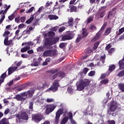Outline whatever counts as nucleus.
<instances>
[{"instance_id":"f257e3e1","label":"nucleus","mask_w":124,"mask_h":124,"mask_svg":"<svg viewBox=\"0 0 124 124\" xmlns=\"http://www.w3.org/2000/svg\"><path fill=\"white\" fill-rule=\"evenodd\" d=\"M90 83H91V79H84L81 80L77 87V91H83L86 87H88V86L90 85Z\"/></svg>"},{"instance_id":"f03ea898","label":"nucleus","mask_w":124,"mask_h":124,"mask_svg":"<svg viewBox=\"0 0 124 124\" xmlns=\"http://www.w3.org/2000/svg\"><path fill=\"white\" fill-rule=\"evenodd\" d=\"M63 116H65L66 113H67V110H64L63 108H59L58 111L56 113V116L55 119V123L56 124H59V122H60V118H61V115L63 114Z\"/></svg>"},{"instance_id":"7ed1b4c3","label":"nucleus","mask_w":124,"mask_h":124,"mask_svg":"<svg viewBox=\"0 0 124 124\" xmlns=\"http://www.w3.org/2000/svg\"><path fill=\"white\" fill-rule=\"evenodd\" d=\"M118 109V103L117 102L112 100L110 102L109 109L107 110V113L108 115H111L112 112H115Z\"/></svg>"},{"instance_id":"20e7f679","label":"nucleus","mask_w":124,"mask_h":124,"mask_svg":"<svg viewBox=\"0 0 124 124\" xmlns=\"http://www.w3.org/2000/svg\"><path fill=\"white\" fill-rule=\"evenodd\" d=\"M9 34H10V32H9V31L5 30V32L3 34V37H5L4 40V44L6 46H8V45H11V44H13L12 40H8Z\"/></svg>"},{"instance_id":"39448f33","label":"nucleus","mask_w":124,"mask_h":124,"mask_svg":"<svg viewBox=\"0 0 124 124\" xmlns=\"http://www.w3.org/2000/svg\"><path fill=\"white\" fill-rule=\"evenodd\" d=\"M59 82H60V80L59 79L54 80L52 84V86H51L46 91L47 92H50V91H51V92H53V93L57 92V91L58 90V88L59 87H60V84L59 83Z\"/></svg>"},{"instance_id":"423d86ee","label":"nucleus","mask_w":124,"mask_h":124,"mask_svg":"<svg viewBox=\"0 0 124 124\" xmlns=\"http://www.w3.org/2000/svg\"><path fill=\"white\" fill-rule=\"evenodd\" d=\"M16 118H17L18 121L17 120V122H21V120H23L24 121H28L29 120V115H28V113L26 111H22L21 112V114L19 115L17 114L16 116Z\"/></svg>"},{"instance_id":"0eeeda50","label":"nucleus","mask_w":124,"mask_h":124,"mask_svg":"<svg viewBox=\"0 0 124 124\" xmlns=\"http://www.w3.org/2000/svg\"><path fill=\"white\" fill-rule=\"evenodd\" d=\"M31 86V82H27L24 84L19 85L16 87V91H18V92H20V91H23V90H25V89H27L28 87H30Z\"/></svg>"},{"instance_id":"6e6552de","label":"nucleus","mask_w":124,"mask_h":124,"mask_svg":"<svg viewBox=\"0 0 124 124\" xmlns=\"http://www.w3.org/2000/svg\"><path fill=\"white\" fill-rule=\"evenodd\" d=\"M56 107L57 106L54 104H50L48 105L46 109V115H49L50 113H52V112H53V111L56 109Z\"/></svg>"},{"instance_id":"1a4fd4ad","label":"nucleus","mask_w":124,"mask_h":124,"mask_svg":"<svg viewBox=\"0 0 124 124\" xmlns=\"http://www.w3.org/2000/svg\"><path fill=\"white\" fill-rule=\"evenodd\" d=\"M74 36V34L72 32L68 31L66 34L63 36H62V40L64 41V40H70L72 39Z\"/></svg>"},{"instance_id":"9d476101","label":"nucleus","mask_w":124,"mask_h":124,"mask_svg":"<svg viewBox=\"0 0 124 124\" xmlns=\"http://www.w3.org/2000/svg\"><path fill=\"white\" fill-rule=\"evenodd\" d=\"M43 117L39 114H35L32 116V120L36 123V124H38L41 121H42Z\"/></svg>"},{"instance_id":"9b49d317","label":"nucleus","mask_w":124,"mask_h":124,"mask_svg":"<svg viewBox=\"0 0 124 124\" xmlns=\"http://www.w3.org/2000/svg\"><path fill=\"white\" fill-rule=\"evenodd\" d=\"M3 7L4 8H6V9H5V10L3 13V15L1 16V18L0 19V25H1V24H2V22H3V20H4V18H5V14H6V13L7 12V10H8L9 8H10V5H9L7 6V5L5 4L4 5Z\"/></svg>"},{"instance_id":"f8f14e48","label":"nucleus","mask_w":124,"mask_h":124,"mask_svg":"<svg viewBox=\"0 0 124 124\" xmlns=\"http://www.w3.org/2000/svg\"><path fill=\"white\" fill-rule=\"evenodd\" d=\"M31 42H29L28 43H23L22 44V46H24V45L27 46L25 47L21 48V52L22 53H25V52H27L28 50H30V49H31V46H30V45H31Z\"/></svg>"},{"instance_id":"ddd939ff","label":"nucleus","mask_w":124,"mask_h":124,"mask_svg":"<svg viewBox=\"0 0 124 124\" xmlns=\"http://www.w3.org/2000/svg\"><path fill=\"white\" fill-rule=\"evenodd\" d=\"M101 34H102V32L99 31L96 34V36L92 39V41H96L98 40L100 37H101Z\"/></svg>"},{"instance_id":"4468645a","label":"nucleus","mask_w":124,"mask_h":124,"mask_svg":"<svg viewBox=\"0 0 124 124\" xmlns=\"http://www.w3.org/2000/svg\"><path fill=\"white\" fill-rule=\"evenodd\" d=\"M27 95L30 98H31L33 96V93H34V89H31L30 90L27 92Z\"/></svg>"},{"instance_id":"2eb2a0df","label":"nucleus","mask_w":124,"mask_h":124,"mask_svg":"<svg viewBox=\"0 0 124 124\" xmlns=\"http://www.w3.org/2000/svg\"><path fill=\"white\" fill-rule=\"evenodd\" d=\"M16 70V66L12 65L11 67L8 68V75H10Z\"/></svg>"},{"instance_id":"dca6fc26","label":"nucleus","mask_w":124,"mask_h":124,"mask_svg":"<svg viewBox=\"0 0 124 124\" xmlns=\"http://www.w3.org/2000/svg\"><path fill=\"white\" fill-rule=\"evenodd\" d=\"M82 35L81 37L83 38H85V37H87L88 35H89V32L87 31L86 29L85 28H82Z\"/></svg>"},{"instance_id":"f3484780","label":"nucleus","mask_w":124,"mask_h":124,"mask_svg":"<svg viewBox=\"0 0 124 124\" xmlns=\"http://www.w3.org/2000/svg\"><path fill=\"white\" fill-rule=\"evenodd\" d=\"M16 99L18 101H25L26 98L23 97L21 94H17L16 95Z\"/></svg>"},{"instance_id":"a211bd4d","label":"nucleus","mask_w":124,"mask_h":124,"mask_svg":"<svg viewBox=\"0 0 124 124\" xmlns=\"http://www.w3.org/2000/svg\"><path fill=\"white\" fill-rule=\"evenodd\" d=\"M49 20H58L59 16L54 15H49L47 16Z\"/></svg>"},{"instance_id":"6ab92c4d","label":"nucleus","mask_w":124,"mask_h":124,"mask_svg":"<svg viewBox=\"0 0 124 124\" xmlns=\"http://www.w3.org/2000/svg\"><path fill=\"white\" fill-rule=\"evenodd\" d=\"M51 49L46 50L43 53L44 57H51Z\"/></svg>"},{"instance_id":"aec40b11","label":"nucleus","mask_w":124,"mask_h":124,"mask_svg":"<svg viewBox=\"0 0 124 124\" xmlns=\"http://www.w3.org/2000/svg\"><path fill=\"white\" fill-rule=\"evenodd\" d=\"M45 45L47 46V45H53V41L50 40L49 38H46L45 42Z\"/></svg>"},{"instance_id":"412c9836","label":"nucleus","mask_w":124,"mask_h":124,"mask_svg":"<svg viewBox=\"0 0 124 124\" xmlns=\"http://www.w3.org/2000/svg\"><path fill=\"white\" fill-rule=\"evenodd\" d=\"M118 86L120 91H121L122 93H124V83H118Z\"/></svg>"},{"instance_id":"4be33fe9","label":"nucleus","mask_w":124,"mask_h":124,"mask_svg":"<svg viewBox=\"0 0 124 124\" xmlns=\"http://www.w3.org/2000/svg\"><path fill=\"white\" fill-rule=\"evenodd\" d=\"M57 75L59 77L61 78H63V77H65L66 74L63 71H60L57 73Z\"/></svg>"},{"instance_id":"5701e85b","label":"nucleus","mask_w":124,"mask_h":124,"mask_svg":"<svg viewBox=\"0 0 124 124\" xmlns=\"http://www.w3.org/2000/svg\"><path fill=\"white\" fill-rule=\"evenodd\" d=\"M111 31H112L111 28L108 27V28H107V29L105 31L104 35L106 36L107 35H108L109 34H110Z\"/></svg>"},{"instance_id":"b1692460","label":"nucleus","mask_w":124,"mask_h":124,"mask_svg":"<svg viewBox=\"0 0 124 124\" xmlns=\"http://www.w3.org/2000/svg\"><path fill=\"white\" fill-rule=\"evenodd\" d=\"M5 77H6V73H4L0 77V85L1 84V83L3 82Z\"/></svg>"},{"instance_id":"393cba45","label":"nucleus","mask_w":124,"mask_h":124,"mask_svg":"<svg viewBox=\"0 0 124 124\" xmlns=\"http://www.w3.org/2000/svg\"><path fill=\"white\" fill-rule=\"evenodd\" d=\"M33 19H34V16L33 15L31 16V17L28 19L25 23L27 24H30L33 21Z\"/></svg>"},{"instance_id":"a878e982","label":"nucleus","mask_w":124,"mask_h":124,"mask_svg":"<svg viewBox=\"0 0 124 124\" xmlns=\"http://www.w3.org/2000/svg\"><path fill=\"white\" fill-rule=\"evenodd\" d=\"M120 69H124V61L121 60L119 62Z\"/></svg>"},{"instance_id":"bb28decb","label":"nucleus","mask_w":124,"mask_h":124,"mask_svg":"<svg viewBox=\"0 0 124 124\" xmlns=\"http://www.w3.org/2000/svg\"><path fill=\"white\" fill-rule=\"evenodd\" d=\"M105 60H106V55L105 54L103 56H100L98 59V60L101 61L103 63H104V62H105Z\"/></svg>"},{"instance_id":"cd10ccee","label":"nucleus","mask_w":124,"mask_h":124,"mask_svg":"<svg viewBox=\"0 0 124 124\" xmlns=\"http://www.w3.org/2000/svg\"><path fill=\"white\" fill-rule=\"evenodd\" d=\"M70 12H76L77 11V7L75 6H70Z\"/></svg>"},{"instance_id":"c85d7f7f","label":"nucleus","mask_w":124,"mask_h":124,"mask_svg":"<svg viewBox=\"0 0 124 124\" xmlns=\"http://www.w3.org/2000/svg\"><path fill=\"white\" fill-rule=\"evenodd\" d=\"M73 18H70L68 19V25L69 27H73Z\"/></svg>"},{"instance_id":"c756f323","label":"nucleus","mask_w":124,"mask_h":124,"mask_svg":"<svg viewBox=\"0 0 124 124\" xmlns=\"http://www.w3.org/2000/svg\"><path fill=\"white\" fill-rule=\"evenodd\" d=\"M68 120H69L68 117H67V116H65L63 118L60 124H65L66 123H67V122H68Z\"/></svg>"},{"instance_id":"7c9ffc66","label":"nucleus","mask_w":124,"mask_h":124,"mask_svg":"<svg viewBox=\"0 0 124 124\" xmlns=\"http://www.w3.org/2000/svg\"><path fill=\"white\" fill-rule=\"evenodd\" d=\"M56 33L52 31H49L47 33V36L49 37H53V36H55Z\"/></svg>"},{"instance_id":"2f4dec72","label":"nucleus","mask_w":124,"mask_h":124,"mask_svg":"<svg viewBox=\"0 0 124 124\" xmlns=\"http://www.w3.org/2000/svg\"><path fill=\"white\" fill-rule=\"evenodd\" d=\"M0 124H9V123L8 122V120L4 118L0 121Z\"/></svg>"},{"instance_id":"473e14b6","label":"nucleus","mask_w":124,"mask_h":124,"mask_svg":"<svg viewBox=\"0 0 124 124\" xmlns=\"http://www.w3.org/2000/svg\"><path fill=\"white\" fill-rule=\"evenodd\" d=\"M29 108L30 111H33V102H30L29 103Z\"/></svg>"},{"instance_id":"72a5a7b5","label":"nucleus","mask_w":124,"mask_h":124,"mask_svg":"<svg viewBox=\"0 0 124 124\" xmlns=\"http://www.w3.org/2000/svg\"><path fill=\"white\" fill-rule=\"evenodd\" d=\"M16 14V13H15V12L11 16H10L8 17L9 20H10V21H12V20H13L14 19V18L15 17Z\"/></svg>"},{"instance_id":"f704fd0d","label":"nucleus","mask_w":124,"mask_h":124,"mask_svg":"<svg viewBox=\"0 0 124 124\" xmlns=\"http://www.w3.org/2000/svg\"><path fill=\"white\" fill-rule=\"evenodd\" d=\"M115 68H116V66H115V65H109L108 70L110 72H112V71L115 70Z\"/></svg>"},{"instance_id":"c9c22d12","label":"nucleus","mask_w":124,"mask_h":124,"mask_svg":"<svg viewBox=\"0 0 124 124\" xmlns=\"http://www.w3.org/2000/svg\"><path fill=\"white\" fill-rule=\"evenodd\" d=\"M15 83H16V78L13 79L12 80L10 81L8 83V85L9 87H10V86H12V85L15 84Z\"/></svg>"},{"instance_id":"e433bc0d","label":"nucleus","mask_w":124,"mask_h":124,"mask_svg":"<svg viewBox=\"0 0 124 124\" xmlns=\"http://www.w3.org/2000/svg\"><path fill=\"white\" fill-rule=\"evenodd\" d=\"M98 45H99V42L97 41L95 43L93 46V49L94 50H96L97 49V47H98Z\"/></svg>"},{"instance_id":"4c0bfd02","label":"nucleus","mask_w":124,"mask_h":124,"mask_svg":"<svg viewBox=\"0 0 124 124\" xmlns=\"http://www.w3.org/2000/svg\"><path fill=\"white\" fill-rule=\"evenodd\" d=\"M117 76L118 77H124V69L120 72L117 74Z\"/></svg>"},{"instance_id":"58836bf2","label":"nucleus","mask_w":124,"mask_h":124,"mask_svg":"<svg viewBox=\"0 0 124 124\" xmlns=\"http://www.w3.org/2000/svg\"><path fill=\"white\" fill-rule=\"evenodd\" d=\"M107 26V22H105L103 25L102 27H101V29L100 30V31H102L103 32V31H104V29L105 28H106V26Z\"/></svg>"},{"instance_id":"ea45409f","label":"nucleus","mask_w":124,"mask_h":124,"mask_svg":"<svg viewBox=\"0 0 124 124\" xmlns=\"http://www.w3.org/2000/svg\"><path fill=\"white\" fill-rule=\"evenodd\" d=\"M59 40H60V38L59 37L54 38L52 40V43L53 45L54 44H56V43H58V42H59Z\"/></svg>"},{"instance_id":"a19ab883","label":"nucleus","mask_w":124,"mask_h":124,"mask_svg":"<svg viewBox=\"0 0 124 124\" xmlns=\"http://www.w3.org/2000/svg\"><path fill=\"white\" fill-rule=\"evenodd\" d=\"M58 71H59V69H51L49 71V73L53 75L55 74V73H57Z\"/></svg>"},{"instance_id":"79ce46f5","label":"nucleus","mask_w":124,"mask_h":124,"mask_svg":"<svg viewBox=\"0 0 124 124\" xmlns=\"http://www.w3.org/2000/svg\"><path fill=\"white\" fill-rule=\"evenodd\" d=\"M67 92L69 93H73V89L71 86L68 87Z\"/></svg>"},{"instance_id":"37998d69","label":"nucleus","mask_w":124,"mask_h":124,"mask_svg":"<svg viewBox=\"0 0 124 124\" xmlns=\"http://www.w3.org/2000/svg\"><path fill=\"white\" fill-rule=\"evenodd\" d=\"M44 46H39L37 48V52H42V51H43V50H44Z\"/></svg>"},{"instance_id":"c03bdc74","label":"nucleus","mask_w":124,"mask_h":124,"mask_svg":"<svg viewBox=\"0 0 124 124\" xmlns=\"http://www.w3.org/2000/svg\"><path fill=\"white\" fill-rule=\"evenodd\" d=\"M93 16H90L87 19V23L90 24L91 22H93Z\"/></svg>"},{"instance_id":"a18cd8bd","label":"nucleus","mask_w":124,"mask_h":124,"mask_svg":"<svg viewBox=\"0 0 124 124\" xmlns=\"http://www.w3.org/2000/svg\"><path fill=\"white\" fill-rule=\"evenodd\" d=\"M89 29L91 30V31H94L96 30V27L93 24H91L89 27Z\"/></svg>"},{"instance_id":"49530a36","label":"nucleus","mask_w":124,"mask_h":124,"mask_svg":"<svg viewBox=\"0 0 124 124\" xmlns=\"http://www.w3.org/2000/svg\"><path fill=\"white\" fill-rule=\"evenodd\" d=\"M124 31V27L119 30V33L117 34V35H121L123 32Z\"/></svg>"},{"instance_id":"de8ad7c7","label":"nucleus","mask_w":124,"mask_h":124,"mask_svg":"<svg viewBox=\"0 0 124 124\" xmlns=\"http://www.w3.org/2000/svg\"><path fill=\"white\" fill-rule=\"evenodd\" d=\"M65 45H66V43H61L59 45V47L61 49H62V48H64V47H65Z\"/></svg>"},{"instance_id":"09e8293b","label":"nucleus","mask_w":124,"mask_h":124,"mask_svg":"<svg viewBox=\"0 0 124 124\" xmlns=\"http://www.w3.org/2000/svg\"><path fill=\"white\" fill-rule=\"evenodd\" d=\"M95 74V71H91L89 74L88 76L92 77V76H93Z\"/></svg>"},{"instance_id":"8fccbe9b","label":"nucleus","mask_w":124,"mask_h":124,"mask_svg":"<svg viewBox=\"0 0 124 124\" xmlns=\"http://www.w3.org/2000/svg\"><path fill=\"white\" fill-rule=\"evenodd\" d=\"M31 66H38L39 65V62H34L31 64Z\"/></svg>"},{"instance_id":"3c124183","label":"nucleus","mask_w":124,"mask_h":124,"mask_svg":"<svg viewBox=\"0 0 124 124\" xmlns=\"http://www.w3.org/2000/svg\"><path fill=\"white\" fill-rule=\"evenodd\" d=\"M70 121H72L73 120V114L72 112L69 113V118Z\"/></svg>"},{"instance_id":"603ef678","label":"nucleus","mask_w":124,"mask_h":124,"mask_svg":"<svg viewBox=\"0 0 124 124\" xmlns=\"http://www.w3.org/2000/svg\"><path fill=\"white\" fill-rule=\"evenodd\" d=\"M108 82H109V80H108V79H105L101 81V83L105 84H107Z\"/></svg>"},{"instance_id":"864d4df0","label":"nucleus","mask_w":124,"mask_h":124,"mask_svg":"<svg viewBox=\"0 0 124 124\" xmlns=\"http://www.w3.org/2000/svg\"><path fill=\"white\" fill-rule=\"evenodd\" d=\"M33 9H34V7H31L28 11L26 12V13H31L33 11Z\"/></svg>"},{"instance_id":"5fc2aeb1","label":"nucleus","mask_w":124,"mask_h":124,"mask_svg":"<svg viewBox=\"0 0 124 124\" xmlns=\"http://www.w3.org/2000/svg\"><path fill=\"white\" fill-rule=\"evenodd\" d=\"M82 38H83L81 36H78V37L77 38V39L76 41V42L77 43L80 42V41H81V40H82Z\"/></svg>"},{"instance_id":"6e6d98bb","label":"nucleus","mask_w":124,"mask_h":124,"mask_svg":"<svg viewBox=\"0 0 124 124\" xmlns=\"http://www.w3.org/2000/svg\"><path fill=\"white\" fill-rule=\"evenodd\" d=\"M51 50V57H52V56L53 57H54V56H56V50H52V49H50Z\"/></svg>"},{"instance_id":"4d7b16f0","label":"nucleus","mask_w":124,"mask_h":124,"mask_svg":"<svg viewBox=\"0 0 124 124\" xmlns=\"http://www.w3.org/2000/svg\"><path fill=\"white\" fill-rule=\"evenodd\" d=\"M114 51H115V48L112 47L108 50V54H112V53H114Z\"/></svg>"},{"instance_id":"13d9d810","label":"nucleus","mask_w":124,"mask_h":124,"mask_svg":"<svg viewBox=\"0 0 124 124\" xmlns=\"http://www.w3.org/2000/svg\"><path fill=\"white\" fill-rule=\"evenodd\" d=\"M64 30H65V27L63 26V27H60L59 28V32H62V31H64Z\"/></svg>"},{"instance_id":"bf43d9fd","label":"nucleus","mask_w":124,"mask_h":124,"mask_svg":"<svg viewBox=\"0 0 124 124\" xmlns=\"http://www.w3.org/2000/svg\"><path fill=\"white\" fill-rule=\"evenodd\" d=\"M111 47H112V46L111 45V44H109L105 47V50H106V51H108V50H109V49H110V48H111Z\"/></svg>"},{"instance_id":"052dcab7","label":"nucleus","mask_w":124,"mask_h":124,"mask_svg":"<svg viewBox=\"0 0 124 124\" xmlns=\"http://www.w3.org/2000/svg\"><path fill=\"white\" fill-rule=\"evenodd\" d=\"M89 71V68H84L83 69V71L82 73H84V74H87V73Z\"/></svg>"},{"instance_id":"680f3d73","label":"nucleus","mask_w":124,"mask_h":124,"mask_svg":"<svg viewBox=\"0 0 124 124\" xmlns=\"http://www.w3.org/2000/svg\"><path fill=\"white\" fill-rule=\"evenodd\" d=\"M47 86H48V85L47 84V82L45 81V83L43 84L41 87V89H45L46 87H47Z\"/></svg>"},{"instance_id":"e2e57ef3","label":"nucleus","mask_w":124,"mask_h":124,"mask_svg":"<svg viewBox=\"0 0 124 124\" xmlns=\"http://www.w3.org/2000/svg\"><path fill=\"white\" fill-rule=\"evenodd\" d=\"M9 112H10V110L9 109V108H6L4 111V115H7V114H8Z\"/></svg>"},{"instance_id":"0e129e2a","label":"nucleus","mask_w":124,"mask_h":124,"mask_svg":"<svg viewBox=\"0 0 124 124\" xmlns=\"http://www.w3.org/2000/svg\"><path fill=\"white\" fill-rule=\"evenodd\" d=\"M58 77V73L54 74L52 76L51 80H55Z\"/></svg>"},{"instance_id":"69168bd1","label":"nucleus","mask_w":124,"mask_h":124,"mask_svg":"<svg viewBox=\"0 0 124 124\" xmlns=\"http://www.w3.org/2000/svg\"><path fill=\"white\" fill-rule=\"evenodd\" d=\"M21 57L23 59H27V58H29V55L28 54H21Z\"/></svg>"},{"instance_id":"338daca9","label":"nucleus","mask_w":124,"mask_h":124,"mask_svg":"<svg viewBox=\"0 0 124 124\" xmlns=\"http://www.w3.org/2000/svg\"><path fill=\"white\" fill-rule=\"evenodd\" d=\"M20 21L22 23H24L26 21V16L21 17L20 18Z\"/></svg>"},{"instance_id":"774afa93","label":"nucleus","mask_w":124,"mask_h":124,"mask_svg":"<svg viewBox=\"0 0 124 124\" xmlns=\"http://www.w3.org/2000/svg\"><path fill=\"white\" fill-rule=\"evenodd\" d=\"M20 95L22 97H24V96H28L27 92H24L20 93Z\"/></svg>"}]
</instances>
